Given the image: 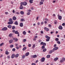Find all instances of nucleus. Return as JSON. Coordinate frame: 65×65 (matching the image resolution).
Returning <instances> with one entry per match:
<instances>
[{"label":"nucleus","mask_w":65,"mask_h":65,"mask_svg":"<svg viewBox=\"0 0 65 65\" xmlns=\"http://www.w3.org/2000/svg\"><path fill=\"white\" fill-rule=\"evenodd\" d=\"M12 34H10L9 36V37H11L12 36Z\"/></svg>","instance_id":"nucleus-30"},{"label":"nucleus","mask_w":65,"mask_h":65,"mask_svg":"<svg viewBox=\"0 0 65 65\" xmlns=\"http://www.w3.org/2000/svg\"><path fill=\"white\" fill-rule=\"evenodd\" d=\"M15 29V27H14V26H13L12 27V29L13 30V29Z\"/></svg>","instance_id":"nucleus-46"},{"label":"nucleus","mask_w":65,"mask_h":65,"mask_svg":"<svg viewBox=\"0 0 65 65\" xmlns=\"http://www.w3.org/2000/svg\"><path fill=\"white\" fill-rule=\"evenodd\" d=\"M61 60L64 62V61H65V58H62Z\"/></svg>","instance_id":"nucleus-31"},{"label":"nucleus","mask_w":65,"mask_h":65,"mask_svg":"<svg viewBox=\"0 0 65 65\" xmlns=\"http://www.w3.org/2000/svg\"><path fill=\"white\" fill-rule=\"evenodd\" d=\"M5 54L6 55H8V51H6L5 52Z\"/></svg>","instance_id":"nucleus-29"},{"label":"nucleus","mask_w":65,"mask_h":65,"mask_svg":"<svg viewBox=\"0 0 65 65\" xmlns=\"http://www.w3.org/2000/svg\"><path fill=\"white\" fill-rule=\"evenodd\" d=\"M10 47L11 48H12V47H13V45H10Z\"/></svg>","instance_id":"nucleus-34"},{"label":"nucleus","mask_w":65,"mask_h":65,"mask_svg":"<svg viewBox=\"0 0 65 65\" xmlns=\"http://www.w3.org/2000/svg\"><path fill=\"white\" fill-rule=\"evenodd\" d=\"M55 40L58 41L59 40V39L58 38H56L55 39Z\"/></svg>","instance_id":"nucleus-36"},{"label":"nucleus","mask_w":65,"mask_h":65,"mask_svg":"<svg viewBox=\"0 0 65 65\" xmlns=\"http://www.w3.org/2000/svg\"><path fill=\"white\" fill-rule=\"evenodd\" d=\"M57 43L58 44H61V43L60 42V41H57Z\"/></svg>","instance_id":"nucleus-42"},{"label":"nucleus","mask_w":65,"mask_h":65,"mask_svg":"<svg viewBox=\"0 0 65 65\" xmlns=\"http://www.w3.org/2000/svg\"><path fill=\"white\" fill-rule=\"evenodd\" d=\"M15 34H19V33L18 31H15Z\"/></svg>","instance_id":"nucleus-18"},{"label":"nucleus","mask_w":65,"mask_h":65,"mask_svg":"<svg viewBox=\"0 0 65 65\" xmlns=\"http://www.w3.org/2000/svg\"><path fill=\"white\" fill-rule=\"evenodd\" d=\"M21 22H25V19H21Z\"/></svg>","instance_id":"nucleus-21"},{"label":"nucleus","mask_w":65,"mask_h":65,"mask_svg":"<svg viewBox=\"0 0 65 65\" xmlns=\"http://www.w3.org/2000/svg\"><path fill=\"white\" fill-rule=\"evenodd\" d=\"M23 34L24 35H26V31H24L23 32Z\"/></svg>","instance_id":"nucleus-41"},{"label":"nucleus","mask_w":65,"mask_h":65,"mask_svg":"<svg viewBox=\"0 0 65 65\" xmlns=\"http://www.w3.org/2000/svg\"><path fill=\"white\" fill-rule=\"evenodd\" d=\"M43 24H44V23H43V22H41V25H43Z\"/></svg>","instance_id":"nucleus-58"},{"label":"nucleus","mask_w":65,"mask_h":65,"mask_svg":"<svg viewBox=\"0 0 65 65\" xmlns=\"http://www.w3.org/2000/svg\"><path fill=\"white\" fill-rule=\"evenodd\" d=\"M43 45H44V46H45V45H46V43H43Z\"/></svg>","instance_id":"nucleus-47"},{"label":"nucleus","mask_w":65,"mask_h":65,"mask_svg":"<svg viewBox=\"0 0 65 65\" xmlns=\"http://www.w3.org/2000/svg\"><path fill=\"white\" fill-rule=\"evenodd\" d=\"M20 13L21 14H24V12L23 11H21L20 12Z\"/></svg>","instance_id":"nucleus-16"},{"label":"nucleus","mask_w":65,"mask_h":65,"mask_svg":"<svg viewBox=\"0 0 65 65\" xmlns=\"http://www.w3.org/2000/svg\"><path fill=\"white\" fill-rule=\"evenodd\" d=\"M13 40H15V41H17L18 40L17 38H13Z\"/></svg>","instance_id":"nucleus-11"},{"label":"nucleus","mask_w":65,"mask_h":65,"mask_svg":"<svg viewBox=\"0 0 65 65\" xmlns=\"http://www.w3.org/2000/svg\"><path fill=\"white\" fill-rule=\"evenodd\" d=\"M46 51V48H44L43 50V52H45Z\"/></svg>","instance_id":"nucleus-45"},{"label":"nucleus","mask_w":65,"mask_h":65,"mask_svg":"<svg viewBox=\"0 0 65 65\" xmlns=\"http://www.w3.org/2000/svg\"><path fill=\"white\" fill-rule=\"evenodd\" d=\"M26 48H27V47H24V48H23V51H25V50H26Z\"/></svg>","instance_id":"nucleus-23"},{"label":"nucleus","mask_w":65,"mask_h":65,"mask_svg":"<svg viewBox=\"0 0 65 65\" xmlns=\"http://www.w3.org/2000/svg\"><path fill=\"white\" fill-rule=\"evenodd\" d=\"M19 8L20 9H23V7L22 6H20V7Z\"/></svg>","instance_id":"nucleus-24"},{"label":"nucleus","mask_w":65,"mask_h":65,"mask_svg":"<svg viewBox=\"0 0 65 65\" xmlns=\"http://www.w3.org/2000/svg\"><path fill=\"white\" fill-rule=\"evenodd\" d=\"M25 57V55H24L22 56V59H24Z\"/></svg>","instance_id":"nucleus-43"},{"label":"nucleus","mask_w":65,"mask_h":65,"mask_svg":"<svg viewBox=\"0 0 65 65\" xmlns=\"http://www.w3.org/2000/svg\"><path fill=\"white\" fill-rule=\"evenodd\" d=\"M51 24H49L48 25L49 27H51Z\"/></svg>","instance_id":"nucleus-59"},{"label":"nucleus","mask_w":65,"mask_h":65,"mask_svg":"<svg viewBox=\"0 0 65 65\" xmlns=\"http://www.w3.org/2000/svg\"><path fill=\"white\" fill-rule=\"evenodd\" d=\"M45 60V58L44 57H42V58L41 59V62H43Z\"/></svg>","instance_id":"nucleus-1"},{"label":"nucleus","mask_w":65,"mask_h":65,"mask_svg":"<svg viewBox=\"0 0 65 65\" xmlns=\"http://www.w3.org/2000/svg\"><path fill=\"white\" fill-rule=\"evenodd\" d=\"M31 65H36V64H35L34 63H32L31 64Z\"/></svg>","instance_id":"nucleus-63"},{"label":"nucleus","mask_w":65,"mask_h":65,"mask_svg":"<svg viewBox=\"0 0 65 65\" xmlns=\"http://www.w3.org/2000/svg\"><path fill=\"white\" fill-rule=\"evenodd\" d=\"M9 22L12 21V20L11 18H10L9 19Z\"/></svg>","instance_id":"nucleus-38"},{"label":"nucleus","mask_w":65,"mask_h":65,"mask_svg":"<svg viewBox=\"0 0 65 65\" xmlns=\"http://www.w3.org/2000/svg\"><path fill=\"white\" fill-rule=\"evenodd\" d=\"M32 57L33 58H36V57H37V55H34L32 56Z\"/></svg>","instance_id":"nucleus-12"},{"label":"nucleus","mask_w":65,"mask_h":65,"mask_svg":"<svg viewBox=\"0 0 65 65\" xmlns=\"http://www.w3.org/2000/svg\"><path fill=\"white\" fill-rule=\"evenodd\" d=\"M58 57H56V58H54V60L55 61H57V60H58Z\"/></svg>","instance_id":"nucleus-14"},{"label":"nucleus","mask_w":65,"mask_h":65,"mask_svg":"<svg viewBox=\"0 0 65 65\" xmlns=\"http://www.w3.org/2000/svg\"><path fill=\"white\" fill-rule=\"evenodd\" d=\"M35 38H37V36H35Z\"/></svg>","instance_id":"nucleus-64"},{"label":"nucleus","mask_w":65,"mask_h":65,"mask_svg":"<svg viewBox=\"0 0 65 65\" xmlns=\"http://www.w3.org/2000/svg\"><path fill=\"white\" fill-rule=\"evenodd\" d=\"M50 39L49 38L47 39H46V41H48L50 40Z\"/></svg>","instance_id":"nucleus-48"},{"label":"nucleus","mask_w":65,"mask_h":65,"mask_svg":"<svg viewBox=\"0 0 65 65\" xmlns=\"http://www.w3.org/2000/svg\"><path fill=\"white\" fill-rule=\"evenodd\" d=\"M27 4V3L26 2H23V5H26Z\"/></svg>","instance_id":"nucleus-4"},{"label":"nucleus","mask_w":65,"mask_h":65,"mask_svg":"<svg viewBox=\"0 0 65 65\" xmlns=\"http://www.w3.org/2000/svg\"><path fill=\"white\" fill-rule=\"evenodd\" d=\"M57 23H58V22H57V21H55L54 22V24H55V25H56V24H57Z\"/></svg>","instance_id":"nucleus-39"},{"label":"nucleus","mask_w":65,"mask_h":65,"mask_svg":"<svg viewBox=\"0 0 65 65\" xmlns=\"http://www.w3.org/2000/svg\"><path fill=\"white\" fill-rule=\"evenodd\" d=\"M16 48L17 50H19V47L18 46L16 47Z\"/></svg>","instance_id":"nucleus-51"},{"label":"nucleus","mask_w":65,"mask_h":65,"mask_svg":"<svg viewBox=\"0 0 65 65\" xmlns=\"http://www.w3.org/2000/svg\"><path fill=\"white\" fill-rule=\"evenodd\" d=\"M28 47H30V46H31V44H29L28 45Z\"/></svg>","instance_id":"nucleus-49"},{"label":"nucleus","mask_w":65,"mask_h":65,"mask_svg":"<svg viewBox=\"0 0 65 65\" xmlns=\"http://www.w3.org/2000/svg\"><path fill=\"white\" fill-rule=\"evenodd\" d=\"M15 57V55L14 54H13L12 55L11 57L12 58H14Z\"/></svg>","instance_id":"nucleus-9"},{"label":"nucleus","mask_w":65,"mask_h":65,"mask_svg":"<svg viewBox=\"0 0 65 65\" xmlns=\"http://www.w3.org/2000/svg\"><path fill=\"white\" fill-rule=\"evenodd\" d=\"M58 49V47H56L54 48L53 50L54 51H56Z\"/></svg>","instance_id":"nucleus-6"},{"label":"nucleus","mask_w":65,"mask_h":65,"mask_svg":"<svg viewBox=\"0 0 65 65\" xmlns=\"http://www.w3.org/2000/svg\"><path fill=\"white\" fill-rule=\"evenodd\" d=\"M19 54H17L15 55V57L16 58H17V57H19Z\"/></svg>","instance_id":"nucleus-28"},{"label":"nucleus","mask_w":65,"mask_h":65,"mask_svg":"<svg viewBox=\"0 0 65 65\" xmlns=\"http://www.w3.org/2000/svg\"><path fill=\"white\" fill-rule=\"evenodd\" d=\"M41 33L42 34H43V31H41Z\"/></svg>","instance_id":"nucleus-61"},{"label":"nucleus","mask_w":65,"mask_h":65,"mask_svg":"<svg viewBox=\"0 0 65 65\" xmlns=\"http://www.w3.org/2000/svg\"><path fill=\"white\" fill-rule=\"evenodd\" d=\"M44 48H45V46H43L42 47V50H43V49H44Z\"/></svg>","instance_id":"nucleus-35"},{"label":"nucleus","mask_w":65,"mask_h":65,"mask_svg":"<svg viewBox=\"0 0 65 65\" xmlns=\"http://www.w3.org/2000/svg\"><path fill=\"white\" fill-rule=\"evenodd\" d=\"M27 15H30V12H28L27 13Z\"/></svg>","instance_id":"nucleus-54"},{"label":"nucleus","mask_w":65,"mask_h":65,"mask_svg":"<svg viewBox=\"0 0 65 65\" xmlns=\"http://www.w3.org/2000/svg\"><path fill=\"white\" fill-rule=\"evenodd\" d=\"M45 20L46 21H48L49 20L47 18H45Z\"/></svg>","instance_id":"nucleus-40"},{"label":"nucleus","mask_w":65,"mask_h":65,"mask_svg":"<svg viewBox=\"0 0 65 65\" xmlns=\"http://www.w3.org/2000/svg\"><path fill=\"white\" fill-rule=\"evenodd\" d=\"M7 30V28L6 27H5L2 29L3 31H5Z\"/></svg>","instance_id":"nucleus-2"},{"label":"nucleus","mask_w":65,"mask_h":65,"mask_svg":"<svg viewBox=\"0 0 65 65\" xmlns=\"http://www.w3.org/2000/svg\"><path fill=\"white\" fill-rule=\"evenodd\" d=\"M43 42H42L40 43V45H42H42H43Z\"/></svg>","instance_id":"nucleus-56"},{"label":"nucleus","mask_w":65,"mask_h":65,"mask_svg":"<svg viewBox=\"0 0 65 65\" xmlns=\"http://www.w3.org/2000/svg\"><path fill=\"white\" fill-rule=\"evenodd\" d=\"M15 25H18V22L17 21H16L15 22H14Z\"/></svg>","instance_id":"nucleus-10"},{"label":"nucleus","mask_w":65,"mask_h":65,"mask_svg":"<svg viewBox=\"0 0 65 65\" xmlns=\"http://www.w3.org/2000/svg\"><path fill=\"white\" fill-rule=\"evenodd\" d=\"M13 21H10L8 22V24L9 25H11L13 24Z\"/></svg>","instance_id":"nucleus-7"},{"label":"nucleus","mask_w":65,"mask_h":65,"mask_svg":"<svg viewBox=\"0 0 65 65\" xmlns=\"http://www.w3.org/2000/svg\"><path fill=\"white\" fill-rule=\"evenodd\" d=\"M44 23L45 24H46L47 23V22L46 21H45L44 22Z\"/></svg>","instance_id":"nucleus-57"},{"label":"nucleus","mask_w":65,"mask_h":65,"mask_svg":"<svg viewBox=\"0 0 65 65\" xmlns=\"http://www.w3.org/2000/svg\"><path fill=\"white\" fill-rule=\"evenodd\" d=\"M12 51L13 52H14V51H15V49L14 48H13L12 49Z\"/></svg>","instance_id":"nucleus-53"},{"label":"nucleus","mask_w":65,"mask_h":65,"mask_svg":"<svg viewBox=\"0 0 65 65\" xmlns=\"http://www.w3.org/2000/svg\"><path fill=\"white\" fill-rule=\"evenodd\" d=\"M26 39H24L23 40V42H26Z\"/></svg>","instance_id":"nucleus-33"},{"label":"nucleus","mask_w":65,"mask_h":65,"mask_svg":"<svg viewBox=\"0 0 65 65\" xmlns=\"http://www.w3.org/2000/svg\"><path fill=\"white\" fill-rule=\"evenodd\" d=\"M3 44H4V43H2L0 44V46H2V45H3Z\"/></svg>","instance_id":"nucleus-32"},{"label":"nucleus","mask_w":65,"mask_h":65,"mask_svg":"<svg viewBox=\"0 0 65 65\" xmlns=\"http://www.w3.org/2000/svg\"><path fill=\"white\" fill-rule=\"evenodd\" d=\"M50 57H51V56L50 55H48L47 56L46 58H50Z\"/></svg>","instance_id":"nucleus-27"},{"label":"nucleus","mask_w":65,"mask_h":65,"mask_svg":"<svg viewBox=\"0 0 65 65\" xmlns=\"http://www.w3.org/2000/svg\"><path fill=\"white\" fill-rule=\"evenodd\" d=\"M5 13L6 14H8V12H5Z\"/></svg>","instance_id":"nucleus-62"},{"label":"nucleus","mask_w":65,"mask_h":65,"mask_svg":"<svg viewBox=\"0 0 65 65\" xmlns=\"http://www.w3.org/2000/svg\"><path fill=\"white\" fill-rule=\"evenodd\" d=\"M9 28H11V25H8Z\"/></svg>","instance_id":"nucleus-44"},{"label":"nucleus","mask_w":65,"mask_h":65,"mask_svg":"<svg viewBox=\"0 0 65 65\" xmlns=\"http://www.w3.org/2000/svg\"><path fill=\"white\" fill-rule=\"evenodd\" d=\"M12 41H13L12 40H11L9 41V42L10 43H11L12 42Z\"/></svg>","instance_id":"nucleus-19"},{"label":"nucleus","mask_w":65,"mask_h":65,"mask_svg":"<svg viewBox=\"0 0 65 65\" xmlns=\"http://www.w3.org/2000/svg\"><path fill=\"white\" fill-rule=\"evenodd\" d=\"M58 19L60 20H61L62 19V17L61 16H59L58 17Z\"/></svg>","instance_id":"nucleus-17"},{"label":"nucleus","mask_w":65,"mask_h":65,"mask_svg":"<svg viewBox=\"0 0 65 65\" xmlns=\"http://www.w3.org/2000/svg\"><path fill=\"white\" fill-rule=\"evenodd\" d=\"M33 0H29V2L31 4V3H33Z\"/></svg>","instance_id":"nucleus-13"},{"label":"nucleus","mask_w":65,"mask_h":65,"mask_svg":"<svg viewBox=\"0 0 65 65\" xmlns=\"http://www.w3.org/2000/svg\"><path fill=\"white\" fill-rule=\"evenodd\" d=\"M44 29L46 31H49V29H48V28H47L46 27H45L44 28Z\"/></svg>","instance_id":"nucleus-5"},{"label":"nucleus","mask_w":65,"mask_h":65,"mask_svg":"<svg viewBox=\"0 0 65 65\" xmlns=\"http://www.w3.org/2000/svg\"><path fill=\"white\" fill-rule=\"evenodd\" d=\"M63 61H62V60L60 61V63H63Z\"/></svg>","instance_id":"nucleus-55"},{"label":"nucleus","mask_w":65,"mask_h":65,"mask_svg":"<svg viewBox=\"0 0 65 65\" xmlns=\"http://www.w3.org/2000/svg\"><path fill=\"white\" fill-rule=\"evenodd\" d=\"M35 46V45L34 44V45H33L32 47V48H34Z\"/></svg>","instance_id":"nucleus-50"},{"label":"nucleus","mask_w":65,"mask_h":65,"mask_svg":"<svg viewBox=\"0 0 65 65\" xmlns=\"http://www.w3.org/2000/svg\"><path fill=\"white\" fill-rule=\"evenodd\" d=\"M54 52V51L53 50L50 51H49V53L50 54H52V52Z\"/></svg>","instance_id":"nucleus-22"},{"label":"nucleus","mask_w":65,"mask_h":65,"mask_svg":"<svg viewBox=\"0 0 65 65\" xmlns=\"http://www.w3.org/2000/svg\"><path fill=\"white\" fill-rule=\"evenodd\" d=\"M58 29H59V30H62L63 29V27L61 26H60L58 27Z\"/></svg>","instance_id":"nucleus-3"},{"label":"nucleus","mask_w":65,"mask_h":65,"mask_svg":"<svg viewBox=\"0 0 65 65\" xmlns=\"http://www.w3.org/2000/svg\"><path fill=\"white\" fill-rule=\"evenodd\" d=\"M23 2H21L20 3L21 6H23Z\"/></svg>","instance_id":"nucleus-37"},{"label":"nucleus","mask_w":65,"mask_h":65,"mask_svg":"<svg viewBox=\"0 0 65 65\" xmlns=\"http://www.w3.org/2000/svg\"><path fill=\"white\" fill-rule=\"evenodd\" d=\"M29 55V52H28L25 54V56H28Z\"/></svg>","instance_id":"nucleus-20"},{"label":"nucleus","mask_w":65,"mask_h":65,"mask_svg":"<svg viewBox=\"0 0 65 65\" xmlns=\"http://www.w3.org/2000/svg\"><path fill=\"white\" fill-rule=\"evenodd\" d=\"M20 26L21 27H23V23H20Z\"/></svg>","instance_id":"nucleus-8"},{"label":"nucleus","mask_w":65,"mask_h":65,"mask_svg":"<svg viewBox=\"0 0 65 65\" xmlns=\"http://www.w3.org/2000/svg\"><path fill=\"white\" fill-rule=\"evenodd\" d=\"M15 32V30H12V32Z\"/></svg>","instance_id":"nucleus-60"},{"label":"nucleus","mask_w":65,"mask_h":65,"mask_svg":"<svg viewBox=\"0 0 65 65\" xmlns=\"http://www.w3.org/2000/svg\"><path fill=\"white\" fill-rule=\"evenodd\" d=\"M43 3L42 2H40V4H39V5H42L43 4Z\"/></svg>","instance_id":"nucleus-25"},{"label":"nucleus","mask_w":65,"mask_h":65,"mask_svg":"<svg viewBox=\"0 0 65 65\" xmlns=\"http://www.w3.org/2000/svg\"><path fill=\"white\" fill-rule=\"evenodd\" d=\"M62 26H65V23H63V24H62Z\"/></svg>","instance_id":"nucleus-52"},{"label":"nucleus","mask_w":65,"mask_h":65,"mask_svg":"<svg viewBox=\"0 0 65 65\" xmlns=\"http://www.w3.org/2000/svg\"><path fill=\"white\" fill-rule=\"evenodd\" d=\"M13 20H17V18H16L15 17H13Z\"/></svg>","instance_id":"nucleus-15"},{"label":"nucleus","mask_w":65,"mask_h":65,"mask_svg":"<svg viewBox=\"0 0 65 65\" xmlns=\"http://www.w3.org/2000/svg\"><path fill=\"white\" fill-rule=\"evenodd\" d=\"M45 37L46 38H49V39H50V37H48V36H46Z\"/></svg>","instance_id":"nucleus-26"}]
</instances>
